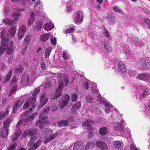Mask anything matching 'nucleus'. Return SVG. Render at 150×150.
<instances>
[{
    "mask_svg": "<svg viewBox=\"0 0 150 150\" xmlns=\"http://www.w3.org/2000/svg\"><path fill=\"white\" fill-rule=\"evenodd\" d=\"M69 122L67 120H63L58 122V125L59 127H61L66 126L68 125Z\"/></svg>",
    "mask_w": 150,
    "mask_h": 150,
    "instance_id": "nucleus-25",
    "label": "nucleus"
},
{
    "mask_svg": "<svg viewBox=\"0 0 150 150\" xmlns=\"http://www.w3.org/2000/svg\"><path fill=\"white\" fill-rule=\"evenodd\" d=\"M146 106L147 110H146V116H149L150 118V100L149 101L148 103L146 104Z\"/></svg>",
    "mask_w": 150,
    "mask_h": 150,
    "instance_id": "nucleus-28",
    "label": "nucleus"
},
{
    "mask_svg": "<svg viewBox=\"0 0 150 150\" xmlns=\"http://www.w3.org/2000/svg\"><path fill=\"white\" fill-rule=\"evenodd\" d=\"M118 67L119 71L120 72L124 73L127 70L126 67L122 62H120L118 65Z\"/></svg>",
    "mask_w": 150,
    "mask_h": 150,
    "instance_id": "nucleus-17",
    "label": "nucleus"
},
{
    "mask_svg": "<svg viewBox=\"0 0 150 150\" xmlns=\"http://www.w3.org/2000/svg\"><path fill=\"white\" fill-rule=\"evenodd\" d=\"M30 79L28 76L25 74H23L21 78V86L23 87L28 85L29 83Z\"/></svg>",
    "mask_w": 150,
    "mask_h": 150,
    "instance_id": "nucleus-10",
    "label": "nucleus"
},
{
    "mask_svg": "<svg viewBox=\"0 0 150 150\" xmlns=\"http://www.w3.org/2000/svg\"><path fill=\"white\" fill-rule=\"evenodd\" d=\"M37 114V113L32 114L26 120H25V122H26L31 121Z\"/></svg>",
    "mask_w": 150,
    "mask_h": 150,
    "instance_id": "nucleus-34",
    "label": "nucleus"
},
{
    "mask_svg": "<svg viewBox=\"0 0 150 150\" xmlns=\"http://www.w3.org/2000/svg\"><path fill=\"white\" fill-rule=\"evenodd\" d=\"M137 77L139 79L145 81H147L149 79L147 75L143 73H141L138 74Z\"/></svg>",
    "mask_w": 150,
    "mask_h": 150,
    "instance_id": "nucleus-18",
    "label": "nucleus"
},
{
    "mask_svg": "<svg viewBox=\"0 0 150 150\" xmlns=\"http://www.w3.org/2000/svg\"><path fill=\"white\" fill-rule=\"evenodd\" d=\"M96 146L102 150H107L108 149L107 145L103 142L98 141L96 143Z\"/></svg>",
    "mask_w": 150,
    "mask_h": 150,
    "instance_id": "nucleus-14",
    "label": "nucleus"
},
{
    "mask_svg": "<svg viewBox=\"0 0 150 150\" xmlns=\"http://www.w3.org/2000/svg\"><path fill=\"white\" fill-rule=\"evenodd\" d=\"M61 94H55L53 97L51 98V100H55L57 98L60 96Z\"/></svg>",
    "mask_w": 150,
    "mask_h": 150,
    "instance_id": "nucleus-59",
    "label": "nucleus"
},
{
    "mask_svg": "<svg viewBox=\"0 0 150 150\" xmlns=\"http://www.w3.org/2000/svg\"><path fill=\"white\" fill-rule=\"evenodd\" d=\"M21 15L20 13H17V12H15L14 13H13V16L14 17H18L20 16Z\"/></svg>",
    "mask_w": 150,
    "mask_h": 150,
    "instance_id": "nucleus-62",
    "label": "nucleus"
},
{
    "mask_svg": "<svg viewBox=\"0 0 150 150\" xmlns=\"http://www.w3.org/2000/svg\"><path fill=\"white\" fill-rule=\"evenodd\" d=\"M40 86L39 87L35 88L33 91V94H38L40 91Z\"/></svg>",
    "mask_w": 150,
    "mask_h": 150,
    "instance_id": "nucleus-50",
    "label": "nucleus"
},
{
    "mask_svg": "<svg viewBox=\"0 0 150 150\" xmlns=\"http://www.w3.org/2000/svg\"><path fill=\"white\" fill-rule=\"evenodd\" d=\"M19 136V135L15 133L11 137L12 141L14 142L16 141Z\"/></svg>",
    "mask_w": 150,
    "mask_h": 150,
    "instance_id": "nucleus-42",
    "label": "nucleus"
},
{
    "mask_svg": "<svg viewBox=\"0 0 150 150\" xmlns=\"http://www.w3.org/2000/svg\"><path fill=\"white\" fill-rule=\"evenodd\" d=\"M81 106V103L79 102H78L76 104L74 105L71 109V113H73L76 112L80 108Z\"/></svg>",
    "mask_w": 150,
    "mask_h": 150,
    "instance_id": "nucleus-19",
    "label": "nucleus"
},
{
    "mask_svg": "<svg viewBox=\"0 0 150 150\" xmlns=\"http://www.w3.org/2000/svg\"><path fill=\"white\" fill-rule=\"evenodd\" d=\"M42 142V141L41 140L38 141L33 146L36 149L41 145Z\"/></svg>",
    "mask_w": 150,
    "mask_h": 150,
    "instance_id": "nucleus-41",
    "label": "nucleus"
},
{
    "mask_svg": "<svg viewBox=\"0 0 150 150\" xmlns=\"http://www.w3.org/2000/svg\"><path fill=\"white\" fill-rule=\"evenodd\" d=\"M13 56L10 55L8 57V62L9 63L11 64L12 61Z\"/></svg>",
    "mask_w": 150,
    "mask_h": 150,
    "instance_id": "nucleus-61",
    "label": "nucleus"
},
{
    "mask_svg": "<svg viewBox=\"0 0 150 150\" xmlns=\"http://www.w3.org/2000/svg\"><path fill=\"white\" fill-rule=\"evenodd\" d=\"M83 12L81 11L77 13L75 20L76 24H80L82 23L83 18Z\"/></svg>",
    "mask_w": 150,
    "mask_h": 150,
    "instance_id": "nucleus-11",
    "label": "nucleus"
},
{
    "mask_svg": "<svg viewBox=\"0 0 150 150\" xmlns=\"http://www.w3.org/2000/svg\"><path fill=\"white\" fill-rule=\"evenodd\" d=\"M54 25L51 23L47 22L44 25V29L47 31H49L52 30L54 28Z\"/></svg>",
    "mask_w": 150,
    "mask_h": 150,
    "instance_id": "nucleus-15",
    "label": "nucleus"
},
{
    "mask_svg": "<svg viewBox=\"0 0 150 150\" xmlns=\"http://www.w3.org/2000/svg\"><path fill=\"white\" fill-rule=\"evenodd\" d=\"M48 98L46 94H42L40 98V105L38 107L39 108H41L47 102Z\"/></svg>",
    "mask_w": 150,
    "mask_h": 150,
    "instance_id": "nucleus-13",
    "label": "nucleus"
},
{
    "mask_svg": "<svg viewBox=\"0 0 150 150\" xmlns=\"http://www.w3.org/2000/svg\"><path fill=\"white\" fill-rule=\"evenodd\" d=\"M28 46H26L23 49L21 53V54L22 55H23L25 53L26 51V50L27 49Z\"/></svg>",
    "mask_w": 150,
    "mask_h": 150,
    "instance_id": "nucleus-57",
    "label": "nucleus"
},
{
    "mask_svg": "<svg viewBox=\"0 0 150 150\" xmlns=\"http://www.w3.org/2000/svg\"><path fill=\"white\" fill-rule=\"evenodd\" d=\"M12 75V71H9L8 72L7 75L5 78L6 81H9L11 79Z\"/></svg>",
    "mask_w": 150,
    "mask_h": 150,
    "instance_id": "nucleus-37",
    "label": "nucleus"
},
{
    "mask_svg": "<svg viewBox=\"0 0 150 150\" xmlns=\"http://www.w3.org/2000/svg\"><path fill=\"white\" fill-rule=\"evenodd\" d=\"M100 94H99L98 97V100L101 103H103L104 106L108 108H112V105L104 97H101Z\"/></svg>",
    "mask_w": 150,
    "mask_h": 150,
    "instance_id": "nucleus-12",
    "label": "nucleus"
},
{
    "mask_svg": "<svg viewBox=\"0 0 150 150\" xmlns=\"http://www.w3.org/2000/svg\"><path fill=\"white\" fill-rule=\"evenodd\" d=\"M74 31V28H70L67 29L65 31V32L66 33H72Z\"/></svg>",
    "mask_w": 150,
    "mask_h": 150,
    "instance_id": "nucleus-44",
    "label": "nucleus"
},
{
    "mask_svg": "<svg viewBox=\"0 0 150 150\" xmlns=\"http://www.w3.org/2000/svg\"><path fill=\"white\" fill-rule=\"evenodd\" d=\"M117 125L118 126L117 127L116 126H114L113 127V129L114 130L116 131H118L120 128L121 129V133L122 134H124L125 135V133H126L127 131V133L128 134H129V129H126V131H125V129L124 130V129L125 128V123H124V120H122L121 122L120 123L119 122L118 123H117Z\"/></svg>",
    "mask_w": 150,
    "mask_h": 150,
    "instance_id": "nucleus-8",
    "label": "nucleus"
},
{
    "mask_svg": "<svg viewBox=\"0 0 150 150\" xmlns=\"http://www.w3.org/2000/svg\"><path fill=\"white\" fill-rule=\"evenodd\" d=\"M144 64L147 69H149L150 68V57L146 58Z\"/></svg>",
    "mask_w": 150,
    "mask_h": 150,
    "instance_id": "nucleus-32",
    "label": "nucleus"
},
{
    "mask_svg": "<svg viewBox=\"0 0 150 150\" xmlns=\"http://www.w3.org/2000/svg\"><path fill=\"white\" fill-rule=\"evenodd\" d=\"M12 120L13 118L10 117L4 122V128L0 132V135L2 137H5L7 136L9 132L8 127Z\"/></svg>",
    "mask_w": 150,
    "mask_h": 150,
    "instance_id": "nucleus-5",
    "label": "nucleus"
},
{
    "mask_svg": "<svg viewBox=\"0 0 150 150\" xmlns=\"http://www.w3.org/2000/svg\"><path fill=\"white\" fill-rule=\"evenodd\" d=\"M99 133L101 135H104L108 133V130L106 127L100 128L99 131Z\"/></svg>",
    "mask_w": 150,
    "mask_h": 150,
    "instance_id": "nucleus-24",
    "label": "nucleus"
},
{
    "mask_svg": "<svg viewBox=\"0 0 150 150\" xmlns=\"http://www.w3.org/2000/svg\"><path fill=\"white\" fill-rule=\"evenodd\" d=\"M3 37V36H1L2 39L1 45L0 47V57L3 53L4 50L7 52L5 54L6 56H7V54L9 55L13 52V47L11 45L8 46V39L4 38Z\"/></svg>",
    "mask_w": 150,
    "mask_h": 150,
    "instance_id": "nucleus-2",
    "label": "nucleus"
},
{
    "mask_svg": "<svg viewBox=\"0 0 150 150\" xmlns=\"http://www.w3.org/2000/svg\"><path fill=\"white\" fill-rule=\"evenodd\" d=\"M20 101V100H19L15 102L14 103L13 108V113H15L16 112L18 108Z\"/></svg>",
    "mask_w": 150,
    "mask_h": 150,
    "instance_id": "nucleus-23",
    "label": "nucleus"
},
{
    "mask_svg": "<svg viewBox=\"0 0 150 150\" xmlns=\"http://www.w3.org/2000/svg\"><path fill=\"white\" fill-rule=\"evenodd\" d=\"M91 89H90V91H89V94H98V90H96V88L93 87L92 86H91Z\"/></svg>",
    "mask_w": 150,
    "mask_h": 150,
    "instance_id": "nucleus-30",
    "label": "nucleus"
},
{
    "mask_svg": "<svg viewBox=\"0 0 150 150\" xmlns=\"http://www.w3.org/2000/svg\"><path fill=\"white\" fill-rule=\"evenodd\" d=\"M8 114V112H0V120L4 118L6 115Z\"/></svg>",
    "mask_w": 150,
    "mask_h": 150,
    "instance_id": "nucleus-47",
    "label": "nucleus"
},
{
    "mask_svg": "<svg viewBox=\"0 0 150 150\" xmlns=\"http://www.w3.org/2000/svg\"><path fill=\"white\" fill-rule=\"evenodd\" d=\"M83 147L82 143L76 142L74 144L73 150H81Z\"/></svg>",
    "mask_w": 150,
    "mask_h": 150,
    "instance_id": "nucleus-16",
    "label": "nucleus"
},
{
    "mask_svg": "<svg viewBox=\"0 0 150 150\" xmlns=\"http://www.w3.org/2000/svg\"><path fill=\"white\" fill-rule=\"evenodd\" d=\"M17 87L16 86L14 87L13 88L11 89V90L10 93L9 94H13L15 91L16 90Z\"/></svg>",
    "mask_w": 150,
    "mask_h": 150,
    "instance_id": "nucleus-64",
    "label": "nucleus"
},
{
    "mask_svg": "<svg viewBox=\"0 0 150 150\" xmlns=\"http://www.w3.org/2000/svg\"><path fill=\"white\" fill-rule=\"evenodd\" d=\"M49 35H50L49 34H43L40 37V40L44 42L46 41L49 38Z\"/></svg>",
    "mask_w": 150,
    "mask_h": 150,
    "instance_id": "nucleus-27",
    "label": "nucleus"
},
{
    "mask_svg": "<svg viewBox=\"0 0 150 150\" xmlns=\"http://www.w3.org/2000/svg\"><path fill=\"white\" fill-rule=\"evenodd\" d=\"M142 94H148L150 93V90L147 88H145L142 89Z\"/></svg>",
    "mask_w": 150,
    "mask_h": 150,
    "instance_id": "nucleus-48",
    "label": "nucleus"
},
{
    "mask_svg": "<svg viewBox=\"0 0 150 150\" xmlns=\"http://www.w3.org/2000/svg\"><path fill=\"white\" fill-rule=\"evenodd\" d=\"M24 121L23 120H21L19 121L17 123L16 126V128H18L20 127L21 125L23 124V121Z\"/></svg>",
    "mask_w": 150,
    "mask_h": 150,
    "instance_id": "nucleus-54",
    "label": "nucleus"
},
{
    "mask_svg": "<svg viewBox=\"0 0 150 150\" xmlns=\"http://www.w3.org/2000/svg\"><path fill=\"white\" fill-rule=\"evenodd\" d=\"M83 86L85 89L87 90L89 88V85L88 83L86 82L84 83L83 84Z\"/></svg>",
    "mask_w": 150,
    "mask_h": 150,
    "instance_id": "nucleus-55",
    "label": "nucleus"
},
{
    "mask_svg": "<svg viewBox=\"0 0 150 150\" xmlns=\"http://www.w3.org/2000/svg\"><path fill=\"white\" fill-rule=\"evenodd\" d=\"M25 35V34H19V33H18V38L19 40H20L21 39L23 38L24 37Z\"/></svg>",
    "mask_w": 150,
    "mask_h": 150,
    "instance_id": "nucleus-60",
    "label": "nucleus"
},
{
    "mask_svg": "<svg viewBox=\"0 0 150 150\" xmlns=\"http://www.w3.org/2000/svg\"><path fill=\"white\" fill-rule=\"evenodd\" d=\"M24 69L23 67L22 66H18L15 69V72L17 74H19L23 72Z\"/></svg>",
    "mask_w": 150,
    "mask_h": 150,
    "instance_id": "nucleus-29",
    "label": "nucleus"
},
{
    "mask_svg": "<svg viewBox=\"0 0 150 150\" xmlns=\"http://www.w3.org/2000/svg\"><path fill=\"white\" fill-rule=\"evenodd\" d=\"M22 65L23 66L28 67L29 66L28 61L27 60L23 61L22 62Z\"/></svg>",
    "mask_w": 150,
    "mask_h": 150,
    "instance_id": "nucleus-56",
    "label": "nucleus"
},
{
    "mask_svg": "<svg viewBox=\"0 0 150 150\" xmlns=\"http://www.w3.org/2000/svg\"><path fill=\"white\" fill-rule=\"evenodd\" d=\"M105 32L104 33H105V36L107 37H109L110 36V34L109 32L107 30H105Z\"/></svg>",
    "mask_w": 150,
    "mask_h": 150,
    "instance_id": "nucleus-63",
    "label": "nucleus"
},
{
    "mask_svg": "<svg viewBox=\"0 0 150 150\" xmlns=\"http://www.w3.org/2000/svg\"><path fill=\"white\" fill-rule=\"evenodd\" d=\"M57 77L60 83L59 84L58 87L56 91V93L59 94H61V91L63 89L64 84L67 85L69 83V81L68 77L67 76H62V73L57 75Z\"/></svg>",
    "mask_w": 150,
    "mask_h": 150,
    "instance_id": "nucleus-3",
    "label": "nucleus"
},
{
    "mask_svg": "<svg viewBox=\"0 0 150 150\" xmlns=\"http://www.w3.org/2000/svg\"><path fill=\"white\" fill-rule=\"evenodd\" d=\"M147 96V94H138L136 96L137 98L139 99V100H141L142 98Z\"/></svg>",
    "mask_w": 150,
    "mask_h": 150,
    "instance_id": "nucleus-43",
    "label": "nucleus"
},
{
    "mask_svg": "<svg viewBox=\"0 0 150 150\" xmlns=\"http://www.w3.org/2000/svg\"><path fill=\"white\" fill-rule=\"evenodd\" d=\"M113 9L114 11L117 12H120L121 11V10L117 6L113 7Z\"/></svg>",
    "mask_w": 150,
    "mask_h": 150,
    "instance_id": "nucleus-53",
    "label": "nucleus"
},
{
    "mask_svg": "<svg viewBox=\"0 0 150 150\" xmlns=\"http://www.w3.org/2000/svg\"><path fill=\"white\" fill-rule=\"evenodd\" d=\"M3 22L9 25H12L14 24V20L9 18H6L3 20Z\"/></svg>",
    "mask_w": 150,
    "mask_h": 150,
    "instance_id": "nucleus-26",
    "label": "nucleus"
},
{
    "mask_svg": "<svg viewBox=\"0 0 150 150\" xmlns=\"http://www.w3.org/2000/svg\"><path fill=\"white\" fill-rule=\"evenodd\" d=\"M30 37L28 36H26L23 41L24 43L28 45L30 43Z\"/></svg>",
    "mask_w": 150,
    "mask_h": 150,
    "instance_id": "nucleus-40",
    "label": "nucleus"
},
{
    "mask_svg": "<svg viewBox=\"0 0 150 150\" xmlns=\"http://www.w3.org/2000/svg\"><path fill=\"white\" fill-rule=\"evenodd\" d=\"M16 146V144L15 143L13 144H11L9 146L8 150H15Z\"/></svg>",
    "mask_w": 150,
    "mask_h": 150,
    "instance_id": "nucleus-38",
    "label": "nucleus"
},
{
    "mask_svg": "<svg viewBox=\"0 0 150 150\" xmlns=\"http://www.w3.org/2000/svg\"><path fill=\"white\" fill-rule=\"evenodd\" d=\"M43 132L46 135L49 136L45 138L43 142L44 144H46L53 140L57 134V133L53 134V132L52 130L48 127L44 128Z\"/></svg>",
    "mask_w": 150,
    "mask_h": 150,
    "instance_id": "nucleus-4",
    "label": "nucleus"
},
{
    "mask_svg": "<svg viewBox=\"0 0 150 150\" xmlns=\"http://www.w3.org/2000/svg\"><path fill=\"white\" fill-rule=\"evenodd\" d=\"M52 83L51 82L49 81L47 82L44 86V89L45 90L46 88H48L50 87L52 85Z\"/></svg>",
    "mask_w": 150,
    "mask_h": 150,
    "instance_id": "nucleus-46",
    "label": "nucleus"
},
{
    "mask_svg": "<svg viewBox=\"0 0 150 150\" xmlns=\"http://www.w3.org/2000/svg\"><path fill=\"white\" fill-rule=\"evenodd\" d=\"M144 21L150 28V20L148 19H145L144 20Z\"/></svg>",
    "mask_w": 150,
    "mask_h": 150,
    "instance_id": "nucleus-52",
    "label": "nucleus"
},
{
    "mask_svg": "<svg viewBox=\"0 0 150 150\" xmlns=\"http://www.w3.org/2000/svg\"><path fill=\"white\" fill-rule=\"evenodd\" d=\"M11 94H8V95L7 96V98H4V99L3 100L2 102L3 104H5L6 101H7L8 100H9V98L11 96Z\"/></svg>",
    "mask_w": 150,
    "mask_h": 150,
    "instance_id": "nucleus-51",
    "label": "nucleus"
},
{
    "mask_svg": "<svg viewBox=\"0 0 150 150\" xmlns=\"http://www.w3.org/2000/svg\"><path fill=\"white\" fill-rule=\"evenodd\" d=\"M86 99L87 102L89 103H91L93 100L92 96L89 94L86 97Z\"/></svg>",
    "mask_w": 150,
    "mask_h": 150,
    "instance_id": "nucleus-39",
    "label": "nucleus"
},
{
    "mask_svg": "<svg viewBox=\"0 0 150 150\" xmlns=\"http://www.w3.org/2000/svg\"><path fill=\"white\" fill-rule=\"evenodd\" d=\"M130 146L131 150H138L137 148L133 144H130Z\"/></svg>",
    "mask_w": 150,
    "mask_h": 150,
    "instance_id": "nucleus-58",
    "label": "nucleus"
},
{
    "mask_svg": "<svg viewBox=\"0 0 150 150\" xmlns=\"http://www.w3.org/2000/svg\"><path fill=\"white\" fill-rule=\"evenodd\" d=\"M52 50V47H49L47 48L45 51V58H48L50 55V52Z\"/></svg>",
    "mask_w": 150,
    "mask_h": 150,
    "instance_id": "nucleus-31",
    "label": "nucleus"
},
{
    "mask_svg": "<svg viewBox=\"0 0 150 150\" xmlns=\"http://www.w3.org/2000/svg\"><path fill=\"white\" fill-rule=\"evenodd\" d=\"M77 94H72L71 97L72 101L73 102L76 101L77 100Z\"/></svg>",
    "mask_w": 150,
    "mask_h": 150,
    "instance_id": "nucleus-45",
    "label": "nucleus"
},
{
    "mask_svg": "<svg viewBox=\"0 0 150 150\" xmlns=\"http://www.w3.org/2000/svg\"><path fill=\"white\" fill-rule=\"evenodd\" d=\"M35 133H34V131L29 129L26 130L24 133H23V135L25 134L26 135H30L31 136L30 139L28 144V146H31L33 144L34 142L36 141L37 137L36 134H35Z\"/></svg>",
    "mask_w": 150,
    "mask_h": 150,
    "instance_id": "nucleus-7",
    "label": "nucleus"
},
{
    "mask_svg": "<svg viewBox=\"0 0 150 150\" xmlns=\"http://www.w3.org/2000/svg\"><path fill=\"white\" fill-rule=\"evenodd\" d=\"M94 124L93 122L91 120H88L86 121L82 124L83 126L85 127H91Z\"/></svg>",
    "mask_w": 150,
    "mask_h": 150,
    "instance_id": "nucleus-21",
    "label": "nucleus"
},
{
    "mask_svg": "<svg viewBox=\"0 0 150 150\" xmlns=\"http://www.w3.org/2000/svg\"><path fill=\"white\" fill-rule=\"evenodd\" d=\"M104 45L108 52H111L112 51V46L108 41H105L104 43Z\"/></svg>",
    "mask_w": 150,
    "mask_h": 150,
    "instance_id": "nucleus-20",
    "label": "nucleus"
},
{
    "mask_svg": "<svg viewBox=\"0 0 150 150\" xmlns=\"http://www.w3.org/2000/svg\"><path fill=\"white\" fill-rule=\"evenodd\" d=\"M26 30V28L25 26L23 25L19 29L18 33H19V34H25Z\"/></svg>",
    "mask_w": 150,
    "mask_h": 150,
    "instance_id": "nucleus-35",
    "label": "nucleus"
},
{
    "mask_svg": "<svg viewBox=\"0 0 150 150\" xmlns=\"http://www.w3.org/2000/svg\"><path fill=\"white\" fill-rule=\"evenodd\" d=\"M16 31V28L14 26L11 27L9 29V32L11 36H14Z\"/></svg>",
    "mask_w": 150,
    "mask_h": 150,
    "instance_id": "nucleus-22",
    "label": "nucleus"
},
{
    "mask_svg": "<svg viewBox=\"0 0 150 150\" xmlns=\"http://www.w3.org/2000/svg\"><path fill=\"white\" fill-rule=\"evenodd\" d=\"M48 111L47 110H44L39 116V120L36 123V126H38L40 129L43 128L46 122H48V121L46 120L47 118V117L46 116Z\"/></svg>",
    "mask_w": 150,
    "mask_h": 150,
    "instance_id": "nucleus-6",
    "label": "nucleus"
},
{
    "mask_svg": "<svg viewBox=\"0 0 150 150\" xmlns=\"http://www.w3.org/2000/svg\"><path fill=\"white\" fill-rule=\"evenodd\" d=\"M36 94H32V96L28 98L25 102L23 108L24 110L27 109L31 105H32V107L29 110V111H26L24 112L22 114V116H26L28 115V112H31L33 111L35 108V102L36 101L35 95Z\"/></svg>",
    "mask_w": 150,
    "mask_h": 150,
    "instance_id": "nucleus-1",
    "label": "nucleus"
},
{
    "mask_svg": "<svg viewBox=\"0 0 150 150\" xmlns=\"http://www.w3.org/2000/svg\"><path fill=\"white\" fill-rule=\"evenodd\" d=\"M22 132V130L19 128H16V130L15 133L20 136Z\"/></svg>",
    "mask_w": 150,
    "mask_h": 150,
    "instance_id": "nucleus-49",
    "label": "nucleus"
},
{
    "mask_svg": "<svg viewBox=\"0 0 150 150\" xmlns=\"http://www.w3.org/2000/svg\"><path fill=\"white\" fill-rule=\"evenodd\" d=\"M94 145L93 142H90L88 143L85 147L86 150L89 149H91L93 148Z\"/></svg>",
    "mask_w": 150,
    "mask_h": 150,
    "instance_id": "nucleus-36",
    "label": "nucleus"
},
{
    "mask_svg": "<svg viewBox=\"0 0 150 150\" xmlns=\"http://www.w3.org/2000/svg\"><path fill=\"white\" fill-rule=\"evenodd\" d=\"M70 98L68 94L64 95L60 100L59 106L61 109L63 108L67 104Z\"/></svg>",
    "mask_w": 150,
    "mask_h": 150,
    "instance_id": "nucleus-9",
    "label": "nucleus"
},
{
    "mask_svg": "<svg viewBox=\"0 0 150 150\" xmlns=\"http://www.w3.org/2000/svg\"><path fill=\"white\" fill-rule=\"evenodd\" d=\"M113 145L114 147L117 149L121 148L122 147L120 143L118 141L114 142Z\"/></svg>",
    "mask_w": 150,
    "mask_h": 150,
    "instance_id": "nucleus-33",
    "label": "nucleus"
}]
</instances>
